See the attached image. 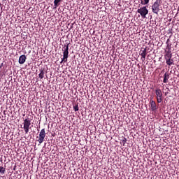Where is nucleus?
<instances>
[{"label":"nucleus","instance_id":"obj_1","mask_svg":"<svg viewBox=\"0 0 179 179\" xmlns=\"http://www.w3.org/2000/svg\"><path fill=\"white\" fill-rule=\"evenodd\" d=\"M71 43H67L66 45H64L62 51H63V58L62 59L61 64L63 62H68V57L69 55V45Z\"/></svg>","mask_w":179,"mask_h":179},{"label":"nucleus","instance_id":"obj_2","mask_svg":"<svg viewBox=\"0 0 179 179\" xmlns=\"http://www.w3.org/2000/svg\"><path fill=\"white\" fill-rule=\"evenodd\" d=\"M164 59L166 65L171 66L174 65V59L173 58V53H164Z\"/></svg>","mask_w":179,"mask_h":179},{"label":"nucleus","instance_id":"obj_3","mask_svg":"<svg viewBox=\"0 0 179 179\" xmlns=\"http://www.w3.org/2000/svg\"><path fill=\"white\" fill-rule=\"evenodd\" d=\"M137 13H139L143 19L146 18V15L149 13V10H148V6L138 8Z\"/></svg>","mask_w":179,"mask_h":179},{"label":"nucleus","instance_id":"obj_4","mask_svg":"<svg viewBox=\"0 0 179 179\" xmlns=\"http://www.w3.org/2000/svg\"><path fill=\"white\" fill-rule=\"evenodd\" d=\"M152 10L155 15L160 12V0H156L152 6Z\"/></svg>","mask_w":179,"mask_h":179},{"label":"nucleus","instance_id":"obj_5","mask_svg":"<svg viewBox=\"0 0 179 179\" xmlns=\"http://www.w3.org/2000/svg\"><path fill=\"white\" fill-rule=\"evenodd\" d=\"M45 129H42L39 133V136H37L38 138L37 141L39 143V145H41L43 142H44V139L45 138Z\"/></svg>","mask_w":179,"mask_h":179},{"label":"nucleus","instance_id":"obj_6","mask_svg":"<svg viewBox=\"0 0 179 179\" xmlns=\"http://www.w3.org/2000/svg\"><path fill=\"white\" fill-rule=\"evenodd\" d=\"M155 94L157 103H162L163 101V92L159 88L155 90Z\"/></svg>","mask_w":179,"mask_h":179},{"label":"nucleus","instance_id":"obj_7","mask_svg":"<svg viewBox=\"0 0 179 179\" xmlns=\"http://www.w3.org/2000/svg\"><path fill=\"white\" fill-rule=\"evenodd\" d=\"M24 130L25 134H29V129L30 128V125H31V121L29 119L24 120Z\"/></svg>","mask_w":179,"mask_h":179},{"label":"nucleus","instance_id":"obj_8","mask_svg":"<svg viewBox=\"0 0 179 179\" xmlns=\"http://www.w3.org/2000/svg\"><path fill=\"white\" fill-rule=\"evenodd\" d=\"M170 43V39L168 38L166 42V47L164 50V54H171V43Z\"/></svg>","mask_w":179,"mask_h":179},{"label":"nucleus","instance_id":"obj_9","mask_svg":"<svg viewBox=\"0 0 179 179\" xmlns=\"http://www.w3.org/2000/svg\"><path fill=\"white\" fill-rule=\"evenodd\" d=\"M26 59H27L26 56L24 55H22L20 56L19 59H18V62L21 65H23V64H24L26 62Z\"/></svg>","mask_w":179,"mask_h":179},{"label":"nucleus","instance_id":"obj_10","mask_svg":"<svg viewBox=\"0 0 179 179\" xmlns=\"http://www.w3.org/2000/svg\"><path fill=\"white\" fill-rule=\"evenodd\" d=\"M146 48H144L143 50H141L140 55L141 57L143 62H144L145 59H146Z\"/></svg>","mask_w":179,"mask_h":179},{"label":"nucleus","instance_id":"obj_11","mask_svg":"<svg viewBox=\"0 0 179 179\" xmlns=\"http://www.w3.org/2000/svg\"><path fill=\"white\" fill-rule=\"evenodd\" d=\"M150 103L152 111H156V110H157V106H156V102L153 100H150Z\"/></svg>","mask_w":179,"mask_h":179},{"label":"nucleus","instance_id":"obj_12","mask_svg":"<svg viewBox=\"0 0 179 179\" xmlns=\"http://www.w3.org/2000/svg\"><path fill=\"white\" fill-rule=\"evenodd\" d=\"M169 79H170V73L166 72L164 76L163 83H167V82H169Z\"/></svg>","mask_w":179,"mask_h":179},{"label":"nucleus","instance_id":"obj_13","mask_svg":"<svg viewBox=\"0 0 179 179\" xmlns=\"http://www.w3.org/2000/svg\"><path fill=\"white\" fill-rule=\"evenodd\" d=\"M40 73L38 74V78H40L41 79H43V78H44V74H45V72H44V70L41 69L40 70Z\"/></svg>","mask_w":179,"mask_h":179},{"label":"nucleus","instance_id":"obj_14","mask_svg":"<svg viewBox=\"0 0 179 179\" xmlns=\"http://www.w3.org/2000/svg\"><path fill=\"white\" fill-rule=\"evenodd\" d=\"M141 1V5H148L149 3L150 0H140Z\"/></svg>","mask_w":179,"mask_h":179},{"label":"nucleus","instance_id":"obj_15","mask_svg":"<svg viewBox=\"0 0 179 179\" xmlns=\"http://www.w3.org/2000/svg\"><path fill=\"white\" fill-rule=\"evenodd\" d=\"M59 2H61V0H55L54 6H55V8H57V6H59Z\"/></svg>","mask_w":179,"mask_h":179},{"label":"nucleus","instance_id":"obj_16","mask_svg":"<svg viewBox=\"0 0 179 179\" xmlns=\"http://www.w3.org/2000/svg\"><path fill=\"white\" fill-rule=\"evenodd\" d=\"M6 170L5 168H3V166H0V173L1 174H5Z\"/></svg>","mask_w":179,"mask_h":179},{"label":"nucleus","instance_id":"obj_17","mask_svg":"<svg viewBox=\"0 0 179 179\" xmlns=\"http://www.w3.org/2000/svg\"><path fill=\"white\" fill-rule=\"evenodd\" d=\"M73 110L74 111H79V105L78 103L73 106Z\"/></svg>","mask_w":179,"mask_h":179},{"label":"nucleus","instance_id":"obj_18","mask_svg":"<svg viewBox=\"0 0 179 179\" xmlns=\"http://www.w3.org/2000/svg\"><path fill=\"white\" fill-rule=\"evenodd\" d=\"M122 143L123 146H125V144L127 143V138H124V139L122 141Z\"/></svg>","mask_w":179,"mask_h":179},{"label":"nucleus","instance_id":"obj_19","mask_svg":"<svg viewBox=\"0 0 179 179\" xmlns=\"http://www.w3.org/2000/svg\"><path fill=\"white\" fill-rule=\"evenodd\" d=\"M1 6H2V4H1V3H0V8H1Z\"/></svg>","mask_w":179,"mask_h":179},{"label":"nucleus","instance_id":"obj_20","mask_svg":"<svg viewBox=\"0 0 179 179\" xmlns=\"http://www.w3.org/2000/svg\"><path fill=\"white\" fill-rule=\"evenodd\" d=\"M3 1H6V0H3Z\"/></svg>","mask_w":179,"mask_h":179}]
</instances>
